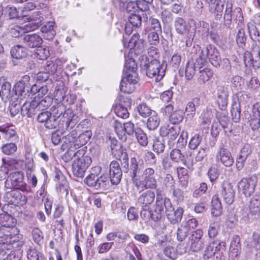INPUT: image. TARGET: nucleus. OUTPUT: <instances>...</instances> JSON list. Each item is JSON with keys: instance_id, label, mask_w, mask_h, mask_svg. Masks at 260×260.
Wrapping results in <instances>:
<instances>
[{"instance_id": "nucleus-61", "label": "nucleus", "mask_w": 260, "mask_h": 260, "mask_svg": "<svg viewBox=\"0 0 260 260\" xmlns=\"http://www.w3.org/2000/svg\"><path fill=\"white\" fill-rule=\"evenodd\" d=\"M36 55L39 59L44 60L49 56V51L48 49L40 46L37 48Z\"/></svg>"}, {"instance_id": "nucleus-34", "label": "nucleus", "mask_w": 260, "mask_h": 260, "mask_svg": "<svg viewBox=\"0 0 260 260\" xmlns=\"http://www.w3.org/2000/svg\"><path fill=\"white\" fill-rule=\"evenodd\" d=\"M252 240H248L245 242L246 247L248 249L252 248L256 250L260 249V234L253 232L252 235Z\"/></svg>"}, {"instance_id": "nucleus-53", "label": "nucleus", "mask_w": 260, "mask_h": 260, "mask_svg": "<svg viewBox=\"0 0 260 260\" xmlns=\"http://www.w3.org/2000/svg\"><path fill=\"white\" fill-rule=\"evenodd\" d=\"M137 110L139 114L144 117H146L150 115L152 112H155L152 110L148 106L145 104H140L137 107Z\"/></svg>"}, {"instance_id": "nucleus-11", "label": "nucleus", "mask_w": 260, "mask_h": 260, "mask_svg": "<svg viewBox=\"0 0 260 260\" xmlns=\"http://www.w3.org/2000/svg\"><path fill=\"white\" fill-rule=\"evenodd\" d=\"M221 194L224 202L229 204H232L234 201L235 190L232 183L225 181L221 186Z\"/></svg>"}, {"instance_id": "nucleus-64", "label": "nucleus", "mask_w": 260, "mask_h": 260, "mask_svg": "<svg viewBox=\"0 0 260 260\" xmlns=\"http://www.w3.org/2000/svg\"><path fill=\"white\" fill-rule=\"evenodd\" d=\"M44 70L45 72L49 73V75H53L57 70V64L52 61H48L46 62V65L44 66Z\"/></svg>"}, {"instance_id": "nucleus-27", "label": "nucleus", "mask_w": 260, "mask_h": 260, "mask_svg": "<svg viewBox=\"0 0 260 260\" xmlns=\"http://www.w3.org/2000/svg\"><path fill=\"white\" fill-rule=\"evenodd\" d=\"M30 22L29 23L25 24V29L26 31H33L39 27L40 23L43 20V17L41 16L40 11H36L34 13L32 16L29 17Z\"/></svg>"}, {"instance_id": "nucleus-44", "label": "nucleus", "mask_w": 260, "mask_h": 260, "mask_svg": "<svg viewBox=\"0 0 260 260\" xmlns=\"http://www.w3.org/2000/svg\"><path fill=\"white\" fill-rule=\"evenodd\" d=\"M249 212L251 214L255 215L260 212V199L253 198L250 202L249 206Z\"/></svg>"}, {"instance_id": "nucleus-37", "label": "nucleus", "mask_w": 260, "mask_h": 260, "mask_svg": "<svg viewBox=\"0 0 260 260\" xmlns=\"http://www.w3.org/2000/svg\"><path fill=\"white\" fill-rule=\"evenodd\" d=\"M10 191H7L6 197L9 202L12 204H18L19 201L22 198V194L18 191V189H10Z\"/></svg>"}, {"instance_id": "nucleus-43", "label": "nucleus", "mask_w": 260, "mask_h": 260, "mask_svg": "<svg viewBox=\"0 0 260 260\" xmlns=\"http://www.w3.org/2000/svg\"><path fill=\"white\" fill-rule=\"evenodd\" d=\"M64 118L67 117V120L65 121V124L67 129H72L76 124V121L74 119L75 116L71 111L68 110L63 114Z\"/></svg>"}, {"instance_id": "nucleus-45", "label": "nucleus", "mask_w": 260, "mask_h": 260, "mask_svg": "<svg viewBox=\"0 0 260 260\" xmlns=\"http://www.w3.org/2000/svg\"><path fill=\"white\" fill-rule=\"evenodd\" d=\"M170 157L174 162H183L184 165L186 166V161L184 160V155L178 149H173L170 152Z\"/></svg>"}, {"instance_id": "nucleus-23", "label": "nucleus", "mask_w": 260, "mask_h": 260, "mask_svg": "<svg viewBox=\"0 0 260 260\" xmlns=\"http://www.w3.org/2000/svg\"><path fill=\"white\" fill-rule=\"evenodd\" d=\"M115 129L118 135L119 133H126L128 135H132L135 133V129L134 124L128 121L124 122L123 124L118 122L117 120L115 121Z\"/></svg>"}, {"instance_id": "nucleus-31", "label": "nucleus", "mask_w": 260, "mask_h": 260, "mask_svg": "<svg viewBox=\"0 0 260 260\" xmlns=\"http://www.w3.org/2000/svg\"><path fill=\"white\" fill-rule=\"evenodd\" d=\"M217 103L221 110H224L228 104V92L222 87L219 88L217 92Z\"/></svg>"}, {"instance_id": "nucleus-54", "label": "nucleus", "mask_w": 260, "mask_h": 260, "mask_svg": "<svg viewBox=\"0 0 260 260\" xmlns=\"http://www.w3.org/2000/svg\"><path fill=\"white\" fill-rule=\"evenodd\" d=\"M163 251L165 255L170 258L175 259L177 257V250L171 243L163 249Z\"/></svg>"}, {"instance_id": "nucleus-52", "label": "nucleus", "mask_w": 260, "mask_h": 260, "mask_svg": "<svg viewBox=\"0 0 260 260\" xmlns=\"http://www.w3.org/2000/svg\"><path fill=\"white\" fill-rule=\"evenodd\" d=\"M17 147L14 143H7L2 147V151L6 155H12L17 151Z\"/></svg>"}, {"instance_id": "nucleus-28", "label": "nucleus", "mask_w": 260, "mask_h": 260, "mask_svg": "<svg viewBox=\"0 0 260 260\" xmlns=\"http://www.w3.org/2000/svg\"><path fill=\"white\" fill-rule=\"evenodd\" d=\"M27 49L22 45H16L11 50V55L13 58L21 59L27 55Z\"/></svg>"}, {"instance_id": "nucleus-39", "label": "nucleus", "mask_w": 260, "mask_h": 260, "mask_svg": "<svg viewBox=\"0 0 260 260\" xmlns=\"http://www.w3.org/2000/svg\"><path fill=\"white\" fill-rule=\"evenodd\" d=\"M11 84L8 82H4L2 84L1 89L0 90L2 100H9L14 98L11 92Z\"/></svg>"}, {"instance_id": "nucleus-40", "label": "nucleus", "mask_w": 260, "mask_h": 260, "mask_svg": "<svg viewBox=\"0 0 260 260\" xmlns=\"http://www.w3.org/2000/svg\"><path fill=\"white\" fill-rule=\"evenodd\" d=\"M222 206L219 198L215 196L212 200V214L215 216L220 215L222 212Z\"/></svg>"}, {"instance_id": "nucleus-46", "label": "nucleus", "mask_w": 260, "mask_h": 260, "mask_svg": "<svg viewBox=\"0 0 260 260\" xmlns=\"http://www.w3.org/2000/svg\"><path fill=\"white\" fill-rule=\"evenodd\" d=\"M128 47L131 48L140 47L141 50L143 49V41L140 40V36L139 34H135L133 35L129 41Z\"/></svg>"}, {"instance_id": "nucleus-48", "label": "nucleus", "mask_w": 260, "mask_h": 260, "mask_svg": "<svg viewBox=\"0 0 260 260\" xmlns=\"http://www.w3.org/2000/svg\"><path fill=\"white\" fill-rule=\"evenodd\" d=\"M116 115L120 118L125 119L129 116L127 108L123 106L122 104L117 105L114 108Z\"/></svg>"}, {"instance_id": "nucleus-56", "label": "nucleus", "mask_w": 260, "mask_h": 260, "mask_svg": "<svg viewBox=\"0 0 260 260\" xmlns=\"http://www.w3.org/2000/svg\"><path fill=\"white\" fill-rule=\"evenodd\" d=\"M202 140V137L200 134H197L192 136L189 142L188 147L190 149L194 150L200 144Z\"/></svg>"}, {"instance_id": "nucleus-3", "label": "nucleus", "mask_w": 260, "mask_h": 260, "mask_svg": "<svg viewBox=\"0 0 260 260\" xmlns=\"http://www.w3.org/2000/svg\"><path fill=\"white\" fill-rule=\"evenodd\" d=\"M225 10L223 16V25L227 28H231L232 19L238 25L243 22V17L242 9L236 7L233 10V5L231 2L228 1L225 5Z\"/></svg>"}, {"instance_id": "nucleus-60", "label": "nucleus", "mask_w": 260, "mask_h": 260, "mask_svg": "<svg viewBox=\"0 0 260 260\" xmlns=\"http://www.w3.org/2000/svg\"><path fill=\"white\" fill-rule=\"evenodd\" d=\"M188 232V229L182 223L177 230V239L180 241H183L186 238Z\"/></svg>"}, {"instance_id": "nucleus-62", "label": "nucleus", "mask_w": 260, "mask_h": 260, "mask_svg": "<svg viewBox=\"0 0 260 260\" xmlns=\"http://www.w3.org/2000/svg\"><path fill=\"white\" fill-rule=\"evenodd\" d=\"M78 133L76 130L72 131L65 137L64 142L70 145L71 148H73L75 141L77 139Z\"/></svg>"}, {"instance_id": "nucleus-32", "label": "nucleus", "mask_w": 260, "mask_h": 260, "mask_svg": "<svg viewBox=\"0 0 260 260\" xmlns=\"http://www.w3.org/2000/svg\"><path fill=\"white\" fill-rule=\"evenodd\" d=\"M201 62L198 64L197 60L196 62L193 60H188L186 64L185 76L187 80L191 79L195 74L196 68H199L200 65L202 64Z\"/></svg>"}, {"instance_id": "nucleus-6", "label": "nucleus", "mask_w": 260, "mask_h": 260, "mask_svg": "<svg viewBox=\"0 0 260 260\" xmlns=\"http://www.w3.org/2000/svg\"><path fill=\"white\" fill-rule=\"evenodd\" d=\"M207 59L215 67L219 66L221 61L219 53L217 50L212 46H208L206 48L202 50L200 58L197 59L198 64L201 62L203 63Z\"/></svg>"}, {"instance_id": "nucleus-55", "label": "nucleus", "mask_w": 260, "mask_h": 260, "mask_svg": "<svg viewBox=\"0 0 260 260\" xmlns=\"http://www.w3.org/2000/svg\"><path fill=\"white\" fill-rule=\"evenodd\" d=\"M248 29L251 39L254 41H259L260 34L256 26L252 24H248Z\"/></svg>"}, {"instance_id": "nucleus-9", "label": "nucleus", "mask_w": 260, "mask_h": 260, "mask_svg": "<svg viewBox=\"0 0 260 260\" xmlns=\"http://www.w3.org/2000/svg\"><path fill=\"white\" fill-rule=\"evenodd\" d=\"M189 244L190 250L193 252H198L203 248L205 240L202 230L199 229L192 232L189 237Z\"/></svg>"}, {"instance_id": "nucleus-49", "label": "nucleus", "mask_w": 260, "mask_h": 260, "mask_svg": "<svg viewBox=\"0 0 260 260\" xmlns=\"http://www.w3.org/2000/svg\"><path fill=\"white\" fill-rule=\"evenodd\" d=\"M25 25L24 27H20L18 25H15L10 28L11 35L14 38H19L21 39V34H26V31L25 29Z\"/></svg>"}, {"instance_id": "nucleus-2", "label": "nucleus", "mask_w": 260, "mask_h": 260, "mask_svg": "<svg viewBox=\"0 0 260 260\" xmlns=\"http://www.w3.org/2000/svg\"><path fill=\"white\" fill-rule=\"evenodd\" d=\"M24 176L21 171L10 173L5 181L6 189H19L22 191L28 190L27 184L24 181Z\"/></svg>"}, {"instance_id": "nucleus-20", "label": "nucleus", "mask_w": 260, "mask_h": 260, "mask_svg": "<svg viewBox=\"0 0 260 260\" xmlns=\"http://www.w3.org/2000/svg\"><path fill=\"white\" fill-rule=\"evenodd\" d=\"M207 1L210 12L214 14L216 19H220L223 10V4L221 0H207Z\"/></svg>"}, {"instance_id": "nucleus-1", "label": "nucleus", "mask_w": 260, "mask_h": 260, "mask_svg": "<svg viewBox=\"0 0 260 260\" xmlns=\"http://www.w3.org/2000/svg\"><path fill=\"white\" fill-rule=\"evenodd\" d=\"M101 171L100 167L92 168L90 173L84 179V182L88 186L95 189L106 188L109 183V180L106 176H99Z\"/></svg>"}, {"instance_id": "nucleus-12", "label": "nucleus", "mask_w": 260, "mask_h": 260, "mask_svg": "<svg viewBox=\"0 0 260 260\" xmlns=\"http://www.w3.org/2000/svg\"><path fill=\"white\" fill-rule=\"evenodd\" d=\"M21 40L29 48H38L43 43L42 38L36 34H21Z\"/></svg>"}, {"instance_id": "nucleus-26", "label": "nucleus", "mask_w": 260, "mask_h": 260, "mask_svg": "<svg viewBox=\"0 0 260 260\" xmlns=\"http://www.w3.org/2000/svg\"><path fill=\"white\" fill-rule=\"evenodd\" d=\"M15 95L13 97L18 98V99L24 101L29 96L28 92L30 89V86L22 84V82H17L14 86Z\"/></svg>"}, {"instance_id": "nucleus-51", "label": "nucleus", "mask_w": 260, "mask_h": 260, "mask_svg": "<svg viewBox=\"0 0 260 260\" xmlns=\"http://www.w3.org/2000/svg\"><path fill=\"white\" fill-rule=\"evenodd\" d=\"M12 220L13 218L8 214H0V224L2 226L11 228L13 226Z\"/></svg>"}, {"instance_id": "nucleus-10", "label": "nucleus", "mask_w": 260, "mask_h": 260, "mask_svg": "<svg viewBox=\"0 0 260 260\" xmlns=\"http://www.w3.org/2000/svg\"><path fill=\"white\" fill-rule=\"evenodd\" d=\"M256 183L257 178L253 175L243 178L239 182V187L246 197H249L254 192Z\"/></svg>"}, {"instance_id": "nucleus-50", "label": "nucleus", "mask_w": 260, "mask_h": 260, "mask_svg": "<svg viewBox=\"0 0 260 260\" xmlns=\"http://www.w3.org/2000/svg\"><path fill=\"white\" fill-rule=\"evenodd\" d=\"M184 113L183 111L178 110L173 112L170 116V121L173 124L178 123L183 119Z\"/></svg>"}, {"instance_id": "nucleus-42", "label": "nucleus", "mask_w": 260, "mask_h": 260, "mask_svg": "<svg viewBox=\"0 0 260 260\" xmlns=\"http://www.w3.org/2000/svg\"><path fill=\"white\" fill-rule=\"evenodd\" d=\"M135 136L138 143L143 146L148 144V138L146 134L140 128L137 127L135 129Z\"/></svg>"}, {"instance_id": "nucleus-38", "label": "nucleus", "mask_w": 260, "mask_h": 260, "mask_svg": "<svg viewBox=\"0 0 260 260\" xmlns=\"http://www.w3.org/2000/svg\"><path fill=\"white\" fill-rule=\"evenodd\" d=\"M143 164L139 163L135 157L131 158L129 169L128 168V171L129 170L131 176L137 177V174L143 169Z\"/></svg>"}, {"instance_id": "nucleus-29", "label": "nucleus", "mask_w": 260, "mask_h": 260, "mask_svg": "<svg viewBox=\"0 0 260 260\" xmlns=\"http://www.w3.org/2000/svg\"><path fill=\"white\" fill-rule=\"evenodd\" d=\"M199 70L198 81L200 84H204L206 82L208 81L213 76V72L209 68H203L202 66H200Z\"/></svg>"}, {"instance_id": "nucleus-13", "label": "nucleus", "mask_w": 260, "mask_h": 260, "mask_svg": "<svg viewBox=\"0 0 260 260\" xmlns=\"http://www.w3.org/2000/svg\"><path fill=\"white\" fill-rule=\"evenodd\" d=\"M122 171L119 163L116 161H112L110 165L109 175L111 182L113 185L118 184L121 181Z\"/></svg>"}, {"instance_id": "nucleus-41", "label": "nucleus", "mask_w": 260, "mask_h": 260, "mask_svg": "<svg viewBox=\"0 0 260 260\" xmlns=\"http://www.w3.org/2000/svg\"><path fill=\"white\" fill-rule=\"evenodd\" d=\"M0 132L3 134L4 137L6 140H9L17 138L16 131L11 127L0 126Z\"/></svg>"}, {"instance_id": "nucleus-58", "label": "nucleus", "mask_w": 260, "mask_h": 260, "mask_svg": "<svg viewBox=\"0 0 260 260\" xmlns=\"http://www.w3.org/2000/svg\"><path fill=\"white\" fill-rule=\"evenodd\" d=\"M150 29L156 32H161V26L159 20L150 17L149 19Z\"/></svg>"}, {"instance_id": "nucleus-21", "label": "nucleus", "mask_w": 260, "mask_h": 260, "mask_svg": "<svg viewBox=\"0 0 260 260\" xmlns=\"http://www.w3.org/2000/svg\"><path fill=\"white\" fill-rule=\"evenodd\" d=\"M9 100L11 103L9 108L11 116L14 117L17 115L20 111L21 112L22 114H26L25 108H23V101H21L16 97H14Z\"/></svg>"}, {"instance_id": "nucleus-36", "label": "nucleus", "mask_w": 260, "mask_h": 260, "mask_svg": "<svg viewBox=\"0 0 260 260\" xmlns=\"http://www.w3.org/2000/svg\"><path fill=\"white\" fill-rule=\"evenodd\" d=\"M160 118L157 115V113L152 112V114L149 116L147 121V126L150 130L155 129L159 125Z\"/></svg>"}, {"instance_id": "nucleus-7", "label": "nucleus", "mask_w": 260, "mask_h": 260, "mask_svg": "<svg viewBox=\"0 0 260 260\" xmlns=\"http://www.w3.org/2000/svg\"><path fill=\"white\" fill-rule=\"evenodd\" d=\"M180 127L177 125L170 126L164 125L160 129V134L162 137H167L168 145L170 148L175 146L176 140L180 133Z\"/></svg>"}, {"instance_id": "nucleus-63", "label": "nucleus", "mask_w": 260, "mask_h": 260, "mask_svg": "<svg viewBox=\"0 0 260 260\" xmlns=\"http://www.w3.org/2000/svg\"><path fill=\"white\" fill-rule=\"evenodd\" d=\"M32 235L34 241L38 244H41L43 242V234L42 231L38 228L33 230Z\"/></svg>"}, {"instance_id": "nucleus-25", "label": "nucleus", "mask_w": 260, "mask_h": 260, "mask_svg": "<svg viewBox=\"0 0 260 260\" xmlns=\"http://www.w3.org/2000/svg\"><path fill=\"white\" fill-rule=\"evenodd\" d=\"M250 125L253 130L258 129L260 126V105L255 104L250 114Z\"/></svg>"}, {"instance_id": "nucleus-18", "label": "nucleus", "mask_w": 260, "mask_h": 260, "mask_svg": "<svg viewBox=\"0 0 260 260\" xmlns=\"http://www.w3.org/2000/svg\"><path fill=\"white\" fill-rule=\"evenodd\" d=\"M216 158L217 161H220L226 167H231L234 163V158L231 152L224 148H219L216 154Z\"/></svg>"}, {"instance_id": "nucleus-22", "label": "nucleus", "mask_w": 260, "mask_h": 260, "mask_svg": "<svg viewBox=\"0 0 260 260\" xmlns=\"http://www.w3.org/2000/svg\"><path fill=\"white\" fill-rule=\"evenodd\" d=\"M183 209L181 207H178L174 210L172 206L167 208L166 215L168 220L172 224H176L181 221L183 213Z\"/></svg>"}, {"instance_id": "nucleus-17", "label": "nucleus", "mask_w": 260, "mask_h": 260, "mask_svg": "<svg viewBox=\"0 0 260 260\" xmlns=\"http://www.w3.org/2000/svg\"><path fill=\"white\" fill-rule=\"evenodd\" d=\"M241 249L240 238L239 236L234 235L231 242L229 259L238 260Z\"/></svg>"}, {"instance_id": "nucleus-30", "label": "nucleus", "mask_w": 260, "mask_h": 260, "mask_svg": "<svg viewBox=\"0 0 260 260\" xmlns=\"http://www.w3.org/2000/svg\"><path fill=\"white\" fill-rule=\"evenodd\" d=\"M112 154L116 159L120 161H123V162L125 163V166L123 167L124 172L126 173L127 172L128 167V164L127 162L128 155L125 150L121 146L120 148H118L116 150H114V151L112 152Z\"/></svg>"}, {"instance_id": "nucleus-16", "label": "nucleus", "mask_w": 260, "mask_h": 260, "mask_svg": "<svg viewBox=\"0 0 260 260\" xmlns=\"http://www.w3.org/2000/svg\"><path fill=\"white\" fill-rule=\"evenodd\" d=\"M155 193L153 191L148 190L142 192L137 199V203L142 209H149V206L154 201Z\"/></svg>"}, {"instance_id": "nucleus-8", "label": "nucleus", "mask_w": 260, "mask_h": 260, "mask_svg": "<svg viewBox=\"0 0 260 260\" xmlns=\"http://www.w3.org/2000/svg\"><path fill=\"white\" fill-rule=\"evenodd\" d=\"M157 174L155 170L150 167L146 168L143 172L142 186L146 189H156Z\"/></svg>"}, {"instance_id": "nucleus-19", "label": "nucleus", "mask_w": 260, "mask_h": 260, "mask_svg": "<svg viewBox=\"0 0 260 260\" xmlns=\"http://www.w3.org/2000/svg\"><path fill=\"white\" fill-rule=\"evenodd\" d=\"M173 25L177 34L184 36L189 34L190 26L187 24L183 18L180 17H176L174 20Z\"/></svg>"}, {"instance_id": "nucleus-5", "label": "nucleus", "mask_w": 260, "mask_h": 260, "mask_svg": "<svg viewBox=\"0 0 260 260\" xmlns=\"http://www.w3.org/2000/svg\"><path fill=\"white\" fill-rule=\"evenodd\" d=\"M92 162L90 156L82 155L81 157L76 159L72 164V173L74 176L82 178Z\"/></svg>"}, {"instance_id": "nucleus-35", "label": "nucleus", "mask_w": 260, "mask_h": 260, "mask_svg": "<svg viewBox=\"0 0 260 260\" xmlns=\"http://www.w3.org/2000/svg\"><path fill=\"white\" fill-rule=\"evenodd\" d=\"M200 99L199 98H194L192 101L188 102L186 106L185 112L187 116L192 118L196 114V107L200 104Z\"/></svg>"}, {"instance_id": "nucleus-47", "label": "nucleus", "mask_w": 260, "mask_h": 260, "mask_svg": "<svg viewBox=\"0 0 260 260\" xmlns=\"http://www.w3.org/2000/svg\"><path fill=\"white\" fill-rule=\"evenodd\" d=\"M135 89V85L127 82V80L122 79L120 84V89L121 91L125 93H131Z\"/></svg>"}, {"instance_id": "nucleus-57", "label": "nucleus", "mask_w": 260, "mask_h": 260, "mask_svg": "<svg viewBox=\"0 0 260 260\" xmlns=\"http://www.w3.org/2000/svg\"><path fill=\"white\" fill-rule=\"evenodd\" d=\"M54 25V22L48 21L41 27V30L43 33H50V38H52L55 35Z\"/></svg>"}, {"instance_id": "nucleus-4", "label": "nucleus", "mask_w": 260, "mask_h": 260, "mask_svg": "<svg viewBox=\"0 0 260 260\" xmlns=\"http://www.w3.org/2000/svg\"><path fill=\"white\" fill-rule=\"evenodd\" d=\"M143 66L146 70V75L150 78L154 79L156 82L161 80L165 75L166 68H163L157 59L148 60V63H145Z\"/></svg>"}, {"instance_id": "nucleus-59", "label": "nucleus", "mask_w": 260, "mask_h": 260, "mask_svg": "<svg viewBox=\"0 0 260 260\" xmlns=\"http://www.w3.org/2000/svg\"><path fill=\"white\" fill-rule=\"evenodd\" d=\"M128 23L133 26L138 27L141 25L142 19L140 15L136 14H132L128 17Z\"/></svg>"}, {"instance_id": "nucleus-14", "label": "nucleus", "mask_w": 260, "mask_h": 260, "mask_svg": "<svg viewBox=\"0 0 260 260\" xmlns=\"http://www.w3.org/2000/svg\"><path fill=\"white\" fill-rule=\"evenodd\" d=\"M244 61L246 66H252L254 68L260 66V51L259 49L252 52L246 51L244 54Z\"/></svg>"}, {"instance_id": "nucleus-33", "label": "nucleus", "mask_w": 260, "mask_h": 260, "mask_svg": "<svg viewBox=\"0 0 260 260\" xmlns=\"http://www.w3.org/2000/svg\"><path fill=\"white\" fill-rule=\"evenodd\" d=\"M91 136V133L88 131H86L78 136H77V139L75 141V144H74L73 148L75 149H77L85 145L90 140Z\"/></svg>"}, {"instance_id": "nucleus-15", "label": "nucleus", "mask_w": 260, "mask_h": 260, "mask_svg": "<svg viewBox=\"0 0 260 260\" xmlns=\"http://www.w3.org/2000/svg\"><path fill=\"white\" fill-rule=\"evenodd\" d=\"M225 247V243L219 240H214L209 243L206 247L203 255L204 259H208L214 256L215 253L220 250L221 247Z\"/></svg>"}, {"instance_id": "nucleus-24", "label": "nucleus", "mask_w": 260, "mask_h": 260, "mask_svg": "<svg viewBox=\"0 0 260 260\" xmlns=\"http://www.w3.org/2000/svg\"><path fill=\"white\" fill-rule=\"evenodd\" d=\"M45 102L43 100L40 101L37 100V97L35 98V100L30 103H26V101H23V108H25V114L29 117H31L36 114V109L38 107L41 108V106Z\"/></svg>"}]
</instances>
